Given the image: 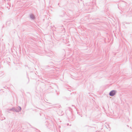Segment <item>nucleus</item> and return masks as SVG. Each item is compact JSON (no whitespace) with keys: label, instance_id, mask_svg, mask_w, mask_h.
Masks as SVG:
<instances>
[{"label":"nucleus","instance_id":"f257e3e1","mask_svg":"<svg viewBox=\"0 0 132 132\" xmlns=\"http://www.w3.org/2000/svg\"><path fill=\"white\" fill-rule=\"evenodd\" d=\"M116 92V91L115 90H112L110 92L109 95L111 96H113L115 95Z\"/></svg>","mask_w":132,"mask_h":132},{"label":"nucleus","instance_id":"f03ea898","mask_svg":"<svg viewBox=\"0 0 132 132\" xmlns=\"http://www.w3.org/2000/svg\"><path fill=\"white\" fill-rule=\"evenodd\" d=\"M15 112H19L21 110V108L20 106H18L15 108Z\"/></svg>","mask_w":132,"mask_h":132},{"label":"nucleus","instance_id":"7ed1b4c3","mask_svg":"<svg viewBox=\"0 0 132 132\" xmlns=\"http://www.w3.org/2000/svg\"><path fill=\"white\" fill-rule=\"evenodd\" d=\"M30 19L32 20H34L35 18V16L32 14H30Z\"/></svg>","mask_w":132,"mask_h":132},{"label":"nucleus","instance_id":"20e7f679","mask_svg":"<svg viewBox=\"0 0 132 132\" xmlns=\"http://www.w3.org/2000/svg\"><path fill=\"white\" fill-rule=\"evenodd\" d=\"M14 109H15V107H13L11 109H8V111H12L13 112H15Z\"/></svg>","mask_w":132,"mask_h":132},{"label":"nucleus","instance_id":"39448f33","mask_svg":"<svg viewBox=\"0 0 132 132\" xmlns=\"http://www.w3.org/2000/svg\"><path fill=\"white\" fill-rule=\"evenodd\" d=\"M20 1L24 4H25L26 2V1L25 0H21Z\"/></svg>","mask_w":132,"mask_h":132},{"label":"nucleus","instance_id":"423d86ee","mask_svg":"<svg viewBox=\"0 0 132 132\" xmlns=\"http://www.w3.org/2000/svg\"><path fill=\"white\" fill-rule=\"evenodd\" d=\"M7 112H9V113H10V112H9V111H7Z\"/></svg>","mask_w":132,"mask_h":132},{"label":"nucleus","instance_id":"0eeeda50","mask_svg":"<svg viewBox=\"0 0 132 132\" xmlns=\"http://www.w3.org/2000/svg\"><path fill=\"white\" fill-rule=\"evenodd\" d=\"M127 127H129V126H128V125H127Z\"/></svg>","mask_w":132,"mask_h":132},{"label":"nucleus","instance_id":"6e6552de","mask_svg":"<svg viewBox=\"0 0 132 132\" xmlns=\"http://www.w3.org/2000/svg\"><path fill=\"white\" fill-rule=\"evenodd\" d=\"M72 106H73L74 105H72Z\"/></svg>","mask_w":132,"mask_h":132},{"label":"nucleus","instance_id":"1a4fd4ad","mask_svg":"<svg viewBox=\"0 0 132 132\" xmlns=\"http://www.w3.org/2000/svg\"><path fill=\"white\" fill-rule=\"evenodd\" d=\"M81 117H82V115H81Z\"/></svg>","mask_w":132,"mask_h":132}]
</instances>
